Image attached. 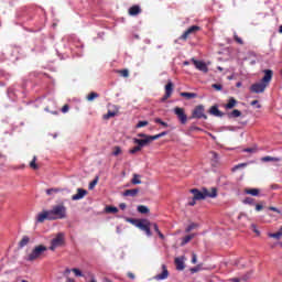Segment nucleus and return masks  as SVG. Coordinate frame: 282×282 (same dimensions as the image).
<instances>
[{"mask_svg":"<svg viewBox=\"0 0 282 282\" xmlns=\"http://www.w3.org/2000/svg\"><path fill=\"white\" fill-rule=\"evenodd\" d=\"M263 74L264 76L262 77L260 83L251 85L250 91H252V94H263L270 83H272V76H274V72H272V69H264Z\"/></svg>","mask_w":282,"mask_h":282,"instance_id":"obj_1","label":"nucleus"},{"mask_svg":"<svg viewBox=\"0 0 282 282\" xmlns=\"http://www.w3.org/2000/svg\"><path fill=\"white\" fill-rule=\"evenodd\" d=\"M189 193H192L193 198L196 199V202H202L206 199V197L215 198L217 197V188L212 187L210 189L204 187L202 191L198 188H192L189 189Z\"/></svg>","mask_w":282,"mask_h":282,"instance_id":"obj_2","label":"nucleus"},{"mask_svg":"<svg viewBox=\"0 0 282 282\" xmlns=\"http://www.w3.org/2000/svg\"><path fill=\"white\" fill-rule=\"evenodd\" d=\"M126 221L145 232L147 237H153V232H151V221H149V219L126 218Z\"/></svg>","mask_w":282,"mask_h":282,"instance_id":"obj_3","label":"nucleus"},{"mask_svg":"<svg viewBox=\"0 0 282 282\" xmlns=\"http://www.w3.org/2000/svg\"><path fill=\"white\" fill-rule=\"evenodd\" d=\"M47 248L44 245L35 246L31 252L25 257V261H41L45 257Z\"/></svg>","mask_w":282,"mask_h":282,"instance_id":"obj_4","label":"nucleus"},{"mask_svg":"<svg viewBox=\"0 0 282 282\" xmlns=\"http://www.w3.org/2000/svg\"><path fill=\"white\" fill-rule=\"evenodd\" d=\"M50 221H56V219H67V207L63 204L55 205L51 210Z\"/></svg>","mask_w":282,"mask_h":282,"instance_id":"obj_5","label":"nucleus"},{"mask_svg":"<svg viewBox=\"0 0 282 282\" xmlns=\"http://www.w3.org/2000/svg\"><path fill=\"white\" fill-rule=\"evenodd\" d=\"M191 120H208V116L206 115V108L204 105H198L192 111Z\"/></svg>","mask_w":282,"mask_h":282,"instance_id":"obj_6","label":"nucleus"},{"mask_svg":"<svg viewBox=\"0 0 282 282\" xmlns=\"http://www.w3.org/2000/svg\"><path fill=\"white\" fill-rule=\"evenodd\" d=\"M65 246V234L58 232L52 240L48 250L54 252L57 248H63Z\"/></svg>","mask_w":282,"mask_h":282,"instance_id":"obj_7","label":"nucleus"},{"mask_svg":"<svg viewBox=\"0 0 282 282\" xmlns=\"http://www.w3.org/2000/svg\"><path fill=\"white\" fill-rule=\"evenodd\" d=\"M174 113L176 118L180 120L181 124H186L188 122V117L186 116L184 108L175 107Z\"/></svg>","mask_w":282,"mask_h":282,"instance_id":"obj_8","label":"nucleus"},{"mask_svg":"<svg viewBox=\"0 0 282 282\" xmlns=\"http://www.w3.org/2000/svg\"><path fill=\"white\" fill-rule=\"evenodd\" d=\"M199 30H202L200 26L198 25H192L189 26L181 36L180 40L181 41H187L188 36L195 34L196 32H199Z\"/></svg>","mask_w":282,"mask_h":282,"instance_id":"obj_9","label":"nucleus"},{"mask_svg":"<svg viewBox=\"0 0 282 282\" xmlns=\"http://www.w3.org/2000/svg\"><path fill=\"white\" fill-rule=\"evenodd\" d=\"M192 63H194L198 72H203V74H208V66L203 61H197L195 58H192Z\"/></svg>","mask_w":282,"mask_h":282,"instance_id":"obj_10","label":"nucleus"},{"mask_svg":"<svg viewBox=\"0 0 282 282\" xmlns=\"http://www.w3.org/2000/svg\"><path fill=\"white\" fill-rule=\"evenodd\" d=\"M153 137H147L145 139H133L134 144H138L141 149L143 147H149L153 142Z\"/></svg>","mask_w":282,"mask_h":282,"instance_id":"obj_11","label":"nucleus"},{"mask_svg":"<svg viewBox=\"0 0 282 282\" xmlns=\"http://www.w3.org/2000/svg\"><path fill=\"white\" fill-rule=\"evenodd\" d=\"M173 96V82L169 80L165 85V95L162 98V101L169 100V98Z\"/></svg>","mask_w":282,"mask_h":282,"instance_id":"obj_12","label":"nucleus"},{"mask_svg":"<svg viewBox=\"0 0 282 282\" xmlns=\"http://www.w3.org/2000/svg\"><path fill=\"white\" fill-rule=\"evenodd\" d=\"M50 217H52L50 214V210H43L42 213L37 214L36 221H37V224H43V221H45V219H47L50 221Z\"/></svg>","mask_w":282,"mask_h":282,"instance_id":"obj_13","label":"nucleus"},{"mask_svg":"<svg viewBox=\"0 0 282 282\" xmlns=\"http://www.w3.org/2000/svg\"><path fill=\"white\" fill-rule=\"evenodd\" d=\"M87 195V191L84 188H77V194L72 196L73 202H78V199H83Z\"/></svg>","mask_w":282,"mask_h":282,"instance_id":"obj_14","label":"nucleus"},{"mask_svg":"<svg viewBox=\"0 0 282 282\" xmlns=\"http://www.w3.org/2000/svg\"><path fill=\"white\" fill-rule=\"evenodd\" d=\"M209 113L212 116H215L216 118H221L224 117V112L220 111V109L217 106H212L209 108Z\"/></svg>","mask_w":282,"mask_h":282,"instance_id":"obj_15","label":"nucleus"},{"mask_svg":"<svg viewBox=\"0 0 282 282\" xmlns=\"http://www.w3.org/2000/svg\"><path fill=\"white\" fill-rule=\"evenodd\" d=\"M162 273L156 275L158 281H164V279H169V270L166 269V265H162Z\"/></svg>","mask_w":282,"mask_h":282,"instance_id":"obj_16","label":"nucleus"},{"mask_svg":"<svg viewBox=\"0 0 282 282\" xmlns=\"http://www.w3.org/2000/svg\"><path fill=\"white\" fill-rule=\"evenodd\" d=\"M128 12H129L130 17H138V14H140V12H142V9H140V6H132Z\"/></svg>","mask_w":282,"mask_h":282,"instance_id":"obj_17","label":"nucleus"},{"mask_svg":"<svg viewBox=\"0 0 282 282\" xmlns=\"http://www.w3.org/2000/svg\"><path fill=\"white\" fill-rule=\"evenodd\" d=\"M174 263L176 265V270H184L185 265H184V257L181 258H175Z\"/></svg>","mask_w":282,"mask_h":282,"instance_id":"obj_18","label":"nucleus"},{"mask_svg":"<svg viewBox=\"0 0 282 282\" xmlns=\"http://www.w3.org/2000/svg\"><path fill=\"white\" fill-rule=\"evenodd\" d=\"M138 193H140V189H138V188L126 189L123 193V196L124 197H135V195H138Z\"/></svg>","mask_w":282,"mask_h":282,"instance_id":"obj_19","label":"nucleus"},{"mask_svg":"<svg viewBox=\"0 0 282 282\" xmlns=\"http://www.w3.org/2000/svg\"><path fill=\"white\" fill-rule=\"evenodd\" d=\"M237 107V99L235 97H230L228 102L225 105V109H235Z\"/></svg>","mask_w":282,"mask_h":282,"instance_id":"obj_20","label":"nucleus"},{"mask_svg":"<svg viewBox=\"0 0 282 282\" xmlns=\"http://www.w3.org/2000/svg\"><path fill=\"white\" fill-rule=\"evenodd\" d=\"M245 193L246 195H252V197H258L260 191L259 188H246Z\"/></svg>","mask_w":282,"mask_h":282,"instance_id":"obj_21","label":"nucleus"},{"mask_svg":"<svg viewBox=\"0 0 282 282\" xmlns=\"http://www.w3.org/2000/svg\"><path fill=\"white\" fill-rule=\"evenodd\" d=\"M182 98H186V100H193V98H197V94L195 93H181Z\"/></svg>","mask_w":282,"mask_h":282,"instance_id":"obj_22","label":"nucleus"},{"mask_svg":"<svg viewBox=\"0 0 282 282\" xmlns=\"http://www.w3.org/2000/svg\"><path fill=\"white\" fill-rule=\"evenodd\" d=\"M28 243H30V237L23 236L22 239L19 242V247L20 248H25V246H28Z\"/></svg>","mask_w":282,"mask_h":282,"instance_id":"obj_23","label":"nucleus"},{"mask_svg":"<svg viewBox=\"0 0 282 282\" xmlns=\"http://www.w3.org/2000/svg\"><path fill=\"white\" fill-rule=\"evenodd\" d=\"M195 238V234L185 236L181 242V246H186V243H188L192 239Z\"/></svg>","mask_w":282,"mask_h":282,"instance_id":"obj_24","label":"nucleus"},{"mask_svg":"<svg viewBox=\"0 0 282 282\" xmlns=\"http://www.w3.org/2000/svg\"><path fill=\"white\" fill-rule=\"evenodd\" d=\"M54 193H63V188L53 187V188L46 189V195H54Z\"/></svg>","mask_w":282,"mask_h":282,"instance_id":"obj_25","label":"nucleus"},{"mask_svg":"<svg viewBox=\"0 0 282 282\" xmlns=\"http://www.w3.org/2000/svg\"><path fill=\"white\" fill-rule=\"evenodd\" d=\"M262 162H281V159L274 156H264L261 159Z\"/></svg>","mask_w":282,"mask_h":282,"instance_id":"obj_26","label":"nucleus"},{"mask_svg":"<svg viewBox=\"0 0 282 282\" xmlns=\"http://www.w3.org/2000/svg\"><path fill=\"white\" fill-rule=\"evenodd\" d=\"M268 237H270L271 239H281V237H282V227L275 234H268Z\"/></svg>","mask_w":282,"mask_h":282,"instance_id":"obj_27","label":"nucleus"},{"mask_svg":"<svg viewBox=\"0 0 282 282\" xmlns=\"http://www.w3.org/2000/svg\"><path fill=\"white\" fill-rule=\"evenodd\" d=\"M138 213H141V215H147L149 213V207L144 205H139L137 208Z\"/></svg>","mask_w":282,"mask_h":282,"instance_id":"obj_28","label":"nucleus"},{"mask_svg":"<svg viewBox=\"0 0 282 282\" xmlns=\"http://www.w3.org/2000/svg\"><path fill=\"white\" fill-rule=\"evenodd\" d=\"M240 116H241V112L237 109L228 113V118H240Z\"/></svg>","mask_w":282,"mask_h":282,"instance_id":"obj_29","label":"nucleus"},{"mask_svg":"<svg viewBox=\"0 0 282 282\" xmlns=\"http://www.w3.org/2000/svg\"><path fill=\"white\" fill-rule=\"evenodd\" d=\"M131 184H142V181L140 180V174H133V177L131 180Z\"/></svg>","mask_w":282,"mask_h":282,"instance_id":"obj_30","label":"nucleus"},{"mask_svg":"<svg viewBox=\"0 0 282 282\" xmlns=\"http://www.w3.org/2000/svg\"><path fill=\"white\" fill-rule=\"evenodd\" d=\"M30 167L33 171H39V164H36V156H33V160L30 162Z\"/></svg>","mask_w":282,"mask_h":282,"instance_id":"obj_31","label":"nucleus"},{"mask_svg":"<svg viewBox=\"0 0 282 282\" xmlns=\"http://www.w3.org/2000/svg\"><path fill=\"white\" fill-rule=\"evenodd\" d=\"M105 210H106V213H108V214H116V213H118V207L107 206V207L105 208Z\"/></svg>","mask_w":282,"mask_h":282,"instance_id":"obj_32","label":"nucleus"},{"mask_svg":"<svg viewBox=\"0 0 282 282\" xmlns=\"http://www.w3.org/2000/svg\"><path fill=\"white\" fill-rule=\"evenodd\" d=\"M97 184H98V176H96L95 180L89 183L88 185L89 191H94Z\"/></svg>","mask_w":282,"mask_h":282,"instance_id":"obj_33","label":"nucleus"},{"mask_svg":"<svg viewBox=\"0 0 282 282\" xmlns=\"http://www.w3.org/2000/svg\"><path fill=\"white\" fill-rule=\"evenodd\" d=\"M139 151H142V148H141L139 144H137L134 148H132L131 150H129V153H130L131 155H135V153H138Z\"/></svg>","mask_w":282,"mask_h":282,"instance_id":"obj_34","label":"nucleus"},{"mask_svg":"<svg viewBox=\"0 0 282 282\" xmlns=\"http://www.w3.org/2000/svg\"><path fill=\"white\" fill-rule=\"evenodd\" d=\"M167 133V131H163L159 134L152 135V140H160V138H164V135H166Z\"/></svg>","mask_w":282,"mask_h":282,"instance_id":"obj_35","label":"nucleus"},{"mask_svg":"<svg viewBox=\"0 0 282 282\" xmlns=\"http://www.w3.org/2000/svg\"><path fill=\"white\" fill-rule=\"evenodd\" d=\"M98 93H90L88 96H87V100L89 102H91L95 98H98Z\"/></svg>","mask_w":282,"mask_h":282,"instance_id":"obj_36","label":"nucleus"},{"mask_svg":"<svg viewBox=\"0 0 282 282\" xmlns=\"http://www.w3.org/2000/svg\"><path fill=\"white\" fill-rule=\"evenodd\" d=\"M234 40L236 41V43H238V45H243V40L239 37L237 33H234Z\"/></svg>","mask_w":282,"mask_h":282,"instance_id":"obj_37","label":"nucleus"},{"mask_svg":"<svg viewBox=\"0 0 282 282\" xmlns=\"http://www.w3.org/2000/svg\"><path fill=\"white\" fill-rule=\"evenodd\" d=\"M118 74H120V76H122L123 78H129V69L118 70Z\"/></svg>","mask_w":282,"mask_h":282,"instance_id":"obj_38","label":"nucleus"},{"mask_svg":"<svg viewBox=\"0 0 282 282\" xmlns=\"http://www.w3.org/2000/svg\"><path fill=\"white\" fill-rule=\"evenodd\" d=\"M154 122H156V124H161V127H164V128L169 127V123L164 122V121H163L162 119H160V118H155V119H154Z\"/></svg>","mask_w":282,"mask_h":282,"instance_id":"obj_39","label":"nucleus"},{"mask_svg":"<svg viewBox=\"0 0 282 282\" xmlns=\"http://www.w3.org/2000/svg\"><path fill=\"white\" fill-rule=\"evenodd\" d=\"M72 272H74L75 276H85V274H83V271H80V269H72Z\"/></svg>","mask_w":282,"mask_h":282,"instance_id":"obj_40","label":"nucleus"},{"mask_svg":"<svg viewBox=\"0 0 282 282\" xmlns=\"http://www.w3.org/2000/svg\"><path fill=\"white\" fill-rule=\"evenodd\" d=\"M120 153H122V149H120V147H118V145L115 147L112 155L118 156V155H120Z\"/></svg>","mask_w":282,"mask_h":282,"instance_id":"obj_41","label":"nucleus"},{"mask_svg":"<svg viewBox=\"0 0 282 282\" xmlns=\"http://www.w3.org/2000/svg\"><path fill=\"white\" fill-rule=\"evenodd\" d=\"M149 126V121H139L137 123V129H142V127H148Z\"/></svg>","mask_w":282,"mask_h":282,"instance_id":"obj_42","label":"nucleus"},{"mask_svg":"<svg viewBox=\"0 0 282 282\" xmlns=\"http://www.w3.org/2000/svg\"><path fill=\"white\" fill-rule=\"evenodd\" d=\"M116 112L109 110L107 115L104 116L105 120H109V118H115Z\"/></svg>","mask_w":282,"mask_h":282,"instance_id":"obj_43","label":"nucleus"},{"mask_svg":"<svg viewBox=\"0 0 282 282\" xmlns=\"http://www.w3.org/2000/svg\"><path fill=\"white\" fill-rule=\"evenodd\" d=\"M246 166H248V163H240L232 167V171H239V169H246Z\"/></svg>","mask_w":282,"mask_h":282,"instance_id":"obj_44","label":"nucleus"},{"mask_svg":"<svg viewBox=\"0 0 282 282\" xmlns=\"http://www.w3.org/2000/svg\"><path fill=\"white\" fill-rule=\"evenodd\" d=\"M213 89H216V91H221L224 89V86L221 84H213Z\"/></svg>","mask_w":282,"mask_h":282,"instance_id":"obj_45","label":"nucleus"},{"mask_svg":"<svg viewBox=\"0 0 282 282\" xmlns=\"http://www.w3.org/2000/svg\"><path fill=\"white\" fill-rule=\"evenodd\" d=\"M243 204H249L250 206H252L254 204V198L247 197L245 198Z\"/></svg>","mask_w":282,"mask_h":282,"instance_id":"obj_46","label":"nucleus"},{"mask_svg":"<svg viewBox=\"0 0 282 282\" xmlns=\"http://www.w3.org/2000/svg\"><path fill=\"white\" fill-rule=\"evenodd\" d=\"M212 154V160H214V162H217V160H219V154H217V152H210Z\"/></svg>","mask_w":282,"mask_h":282,"instance_id":"obj_47","label":"nucleus"},{"mask_svg":"<svg viewBox=\"0 0 282 282\" xmlns=\"http://www.w3.org/2000/svg\"><path fill=\"white\" fill-rule=\"evenodd\" d=\"M196 227H197V224H191V225L186 228V232H191V230H195Z\"/></svg>","mask_w":282,"mask_h":282,"instance_id":"obj_48","label":"nucleus"},{"mask_svg":"<svg viewBox=\"0 0 282 282\" xmlns=\"http://www.w3.org/2000/svg\"><path fill=\"white\" fill-rule=\"evenodd\" d=\"M67 111H69V106L68 105H64L62 107V113H67Z\"/></svg>","mask_w":282,"mask_h":282,"instance_id":"obj_49","label":"nucleus"},{"mask_svg":"<svg viewBox=\"0 0 282 282\" xmlns=\"http://www.w3.org/2000/svg\"><path fill=\"white\" fill-rule=\"evenodd\" d=\"M69 274H72V269H66L63 273V275L67 279V276H69Z\"/></svg>","mask_w":282,"mask_h":282,"instance_id":"obj_50","label":"nucleus"},{"mask_svg":"<svg viewBox=\"0 0 282 282\" xmlns=\"http://www.w3.org/2000/svg\"><path fill=\"white\" fill-rule=\"evenodd\" d=\"M269 210H272L273 213H278V215H281V210H279V208L276 207H269Z\"/></svg>","mask_w":282,"mask_h":282,"instance_id":"obj_51","label":"nucleus"},{"mask_svg":"<svg viewBox=\"0 0 282 282\" xmlns=\"http://www.w3.org/2000/svg\"><path fill=\"white\" fill-rule=\"evenodd\" d=\"M251 229L256 232V235H261L259 229H257V225H251Z\"/></svg>","mask_w":282,"mask_h":282,"instance_id":"obj_52","label":"nucleus"},{"mask_svg":"<svg viewBox=\"0 0 282 282\" xmlns=\"http://www.w3.org/2000/svg\"><path fill=\"white\" fill-rule=\"evenodd\" d=\"M152 228H154V231L158 234L160 232V227H158V224L153 223L151 224Z\"/></svg>","mask_w":282,"mask_h":282,"instance_id":"obj_53","label":"nucleus"},{"mask_svg":"<svg viewBox=\"0 0 282 282\" xmlns=\"http://www.w3.org/2000/svg\"><path fill=\"white\" fill-rule=\"evenodd\" d=\"M138 138L147 139V138H153V135H149V134H144V133H139Z\"/></svg>","mask_w":282,"mask_h":282,"instance_id":"obj_54","label":"nucleus"},{"mask_svg":"<svg viewBox=\"0 0 282 282\" xmlns=\"http://www.w3.org/2000/svg\"><path fill=\"white\" fill-rule=\"evenodd\" d=\"M127 275H128V279H131V281L135 279V274H133V272H128Z\"/></svg>","mask_w":282,"mask_h":282,"instance_id":"obj_55","label":"nucleus"},{"mask_svg":"<svg viewBox=\"0 0 282 282\" xmlns=\"http://www.w3.org/2000/svg\"><path fill=\"white\" fill-rule=\"evenodd\" d=\"M195 204H197V199L193 197L192 200L188 202V206H195Z\"/></svg>","mask_w":282,"mask_h":282,"instance_id":"obj_56","label":"nucleus"},{"mask_svg":"<svg viewBox=\"0 0 282 282\" xmlns=\"http://www.w3.org/2000/svg\"><path fill=\"white\" fill-rule=\"evenodd\" d=\"M89 278H90V281H88V282H98L96 280V276L93 273H89Z\"/></svg>","mask_w":282,"mask_h":282,"instance_id":"obj_57","label":"nucleus"},{"mask_svg":"<svg viewBox=\"0 0 282 282\" xmlns=\"http://www.w3.org/2000/svg\"><path fill=\"white\" fill-rule=\"evenodd\" d=\"M192 263H197V254H192Z\"/></svg>","mask_w":282,"mask_h":282,"instance_id":"obj_58","label":"nucleus"},{"mask_svg":"<svg viewBox=\"0 0 282 282\" xmlns=\"http://www.w3.org/2000/svg\"><path fill=\"white\" fill-rule=\"evenodd\" d=\"M248 279H250V273H247L241 278L242 281H248Z\"/></svg>","mask_w":282,"mask_h":282,"instance_id":"obj_59","label":"nucleus"},{"mask_svg":"<svg viewBox=\"0 0 282 282\" xmlns=\"http://www.w3.org/2000/svg\"><path fill=\"white\" fill-rule=\"evenodd\" d=\"M256 210H263V205H261V204H257L256 205Z\"/></svg>","mask_w":282,"mask_h":282,"instance_id":"obj_60","label":"nucleus"},{"mask_svg":"<svg viewBox=\"0 0 282 282\" xmlns=\"http://www.w3.org/2000/svg\"><path fill=\"white\" fill-rule=\"evenodd\" d=\"M119 208H120L121 210H124V209L127 208V204L121 203V204L119 205Z\"/></svg>","mask_w":282,"mask_h":282,"instance_id":"obj_61","label":"nucleus"},{"mask_svg":"<svg viewBox=\"0 0 282 282\" xmlns=\"http://www.w3.org/2000/svg\"><path fill=\"white\" fill-rule=\"evenodd\" d=\"M156 235H159L160 239H164V234H162V231H158Z\"/></svg>","mask_w":282,"mask_h":282,"instance_id":"obj_62","label":"nucleus"},{"mask_svg":"<svg viewBox=\"0 0 282 282\" xmlns=\"http://www.w3.org/2000/svg\"><path fill=\"white\" fill-rule=\"evenodd\" d=\"M254 105H259V100L251 101V107H254Z\"/></svg>","mask_w":282,"mask_h":282,"instance_id":"obj_63","label":"nucleus"},{"mask_svg":"<svg viewBox=\"0 0 282 282\" xmlns=\"http://www.w3.org/2000/svg\"><path fill=\"white\" fill-rule=\"evenodd\" d=\"M231 281H232V282H239V281H241V279H239V278H234V279H231Z\"/></svg>","mask_w":282,"mask_h":282,"instance_id":"obj_64","label":"nucleus"}]
</instances>
